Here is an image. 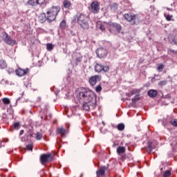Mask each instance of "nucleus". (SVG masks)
<instances>
[{"instance_id":"nucleus-1","label":"nucleus","mask_w":177,"mask_h":177,"mask_svg":"<svg viewBox=\"0 0 177 177\" xmlns=\"http://www.w3.org/2000/svg\"><path fill=\"white\" fill-rule=\"evenodd\" d=\"M77 98L82 104V110L89 111L91 107L96 105V94L90 89H82L77 91Z\"/></svg>"},{"instance_id":"nucleus-2","label":"nucleus","mask_w":177,"mask_h":177,"mask_svg":"<svg viewBox=\"0 0 177 177\" xmlns=\"http://www.w3.org/2000/svg\"><path fill=\"white\" fill-rule=\"evenodd\" d=\"M60 6H53L47 10L46 15L47 16V21L48 23H52V21H55V20H56L57 15L60 12Z\"/></svg>"},{"instance_id":"nucleus-3","label":"nucleus","mask_w":177,"mask_h":177,"mask_svg":"<svg viewBox=\"0 0 177 177\" xmlns=\"http://www.w3.org/2000/svg\"><path fill=\"white\" fill-rule=\"evenodd\" d=\"M77 21L83 30L89 28V18L84 14H81L77 17Z\"/></svg>"},{"instance_id":"nucleus-4","label":"nucleus","mask_w":177,"mask_h":177,"mask_svg":"<svg viewBox=\"0 0 177 177\" xmlns=\"http://www.w3.org/2000/svg\"><path fill=\"white\" fill-rule=\"evenodd\" d=\"M124 17L127 21L131 23L132 26H136L139 23V19L136 15H132L131 13H126L124 15Z\"/></svg>"},{"instance_id":"nucleus-5","label":"nucleus","mask_w":177,"mask_h":177,"mask_svg":"<svg viewBox=\"0 0 177 177\" xmlns=\"http://www.w3.org/2000/svg\"><path fill=\"white\" fill-rule=\"evenodd\" d=\"M107 24L109 26L108 30L111 32H114V31H117V32L120 34L121 32V30H122L121 25L118 23L109 22Z\"/></svg>"},{"instance_id":"nucleus-6","label":"nucleus","mask_w":177,"mask_h":177,"mask_svg":"<svg viewBox=\"0 0 177 177\" xmlns=\"http://www.w3.org/2000/svg\"><path fill=\"white\" fill-rule=\"evenodd\" d=\"M53 156L50 153H43L40 156V162L41 165H46L48 162L52 161Z\"/></svg>"},{"instance_id":"nucleus-7","label":"nucleus","mask_w":177,"mask_h":177,"mask_svg":"<svg viewBox=\"0 0 177 177\" xmlns=\"http://www.w3.org/2000/svg\"><path fill=\"white\" fill-rule=\"evenodd\" d=\"M3 40L5 44H7V45H10V46H15V45H16V40L12 39V37L7 32L4 33Z\"/></svg>"},{"instance_id":"nucleus-8","label":"nucleus","mask_w":177,"mask_h":177,"mask_svg":"<svg viewBox=\"0 0 177 177\" xmlns=\"http://www.w3.org/2000/svg\"><path fill=\"white\" fill-rule=\"evenodd\" d=\"M94 68L95 73H102V71H104V73H109V71H110V67H109V66H104L98 63L95 65Z\"/></svg>"},{"instance_id":"nucleus-9","label":"nucleus","mask_w":177,"mask_h":177,"mask_svg":"<svg viewBox=\"0 0 177 177\" xmlns=\"http://www.w3.org/2000/svg\"><path fill=\"white\" fill-rule=\"evenodd\" d=\"M90 10L92 12V13H94V15H96L98 12L100 10V4H99V1H94L91 3Z\"/></svg>"},{"instance_id":"nucleus-10","label":"nucleus","mask_w":177,"mask_h":177,"mask_svg":"<svg viewBox=\"0 0 177 177\" xmlns=\"http://www.w3.org/2000/svg\"><path fill=\"white\" fill-rule=\"evenodd\" d=\"M96 55L99 59H104L109 55V51L104 48H99L96 50Z\"/></svg>"},{"instance_id":"nucleus-11","label":"nucleus","mask_w":177,"mask_h":177,"mask_svg":"<svg viewBox=\"0 0 177 177\" xmlns=\"http://www.w3.org/2000/svg\"><path fill=\"white\" fill-rule=\"evenodd\" d=\"M45 2H46V0H29L27 3L30 6H42Z\"/></svg>"},{"instance_id":"nucleus-12","label":"nucleus","mask_w":177,"mask_h":177,"mask_svg":"<svg viewBox=\"0 0 177 177\" xmlns=\"http://www.w3.org/2000/svg\"><path fill=\"white\" fill-rule=\"evenodd\" d=\"M133 95H136V96L131 100V102L133 104H136V102H138L140 96V95L138 93V90H133L131 92L127 93V95L129 96V97H131V96H133Z\"/></svg>"},{"instance_id":"nucleus-13","label":"nucleus","mask_w":177,"mask_h":177,"mask_svg":"<svg viewBox=\"0 0 177 177\" xmlns=\"http://www.w3.org/2000/svg\"><path fill=\"white\" fill-rule=\"evenodd\" d=\"M100 80H102V76L95 75L89 78L88 82L91 86H95V85H96V82H97V81H100Z\"/></svg>"},{"instance_id":"nucleus-14","label":"nucleus","mask_w":177,"mask_h":177,"mask_svg":"<svg viewBox=\"0 0 177 177\" xmlns=\"http://www.w3.org/2000/svg\"><path fill=\"white\" fill-rule=\"evenodd\" d=\"M107 167L102 166L99 168V169L96 171L97 177H103L104 176V174H106V171H107Z\"/></svg>"},{"instance_id":"nucleus-15","label":"nucleus","mask_w":177,"mask_h":177,"mask_svg":"<svg viewBox=\"0 0 177 177\" xmlns=\"http://www.w3.org/2000/svg\"><path fill=\"white\" fill-rule=\"evenodd\" d=\"M28 71H29L28 68L21 69V68H19L15 71V73L17 75H18L19 77H23L24 75H26V74H27Z\"/></svg>"},{"instance_id":"nucleus-16","label":"nucleus","mask_w":177,"mask_h":177,"mask_svg":"<svg viewBox=\"0 0 177 177\" xmlns=\"http://www.w3.org/2000/svg\"><path fill=\"white\" fill-rule=\"evenodd\" d=\"M46 20L48 21V17L46 15V13L41 12L39 15V23L44 24L46 21Z\"/></svg>"},{"instance_id":"nucleus-17","label":"nucleus","mask_w":177,"mask_h":177,"mask_svg":"<svg viewBox=\"0 0 177 177\" xmlns=\"http://www.w3.org/2000/svg\"><path fill=\"white\" fill-rule=\"evenodd\" d=\"M158 94V92H157V90H154V89H151L147 93L148 96L152 98L156 97Z\"/></svg>"},{"instance_id":"nucleus-18","label":"nucleus","mask_w":177,"mask_h":177,"mask_svg":"<svg viewBox=\"0 0 177 177\" xmlns=\"http://www.w3.org/2000/svg\"><path fill=\"white\" fill-rule=\"evenodd\" d=\"M57 133H58V135H61L63 138L66 135V129H64L63 127L58 128L57 129Z\"/></svg>"},{"instance_id":"nucleus-19","label":"nucleus","mask_w":177,"mask_h":177,"mask_svg":"<svg viewBox=\"0 0 177 177\" xmlns=\"http://www.w3.org/2000/svg\"><path fill=\"white\" fill-rule=\"evenodd\" d=\"M97 28L100 30L102 32H104L106 31V28L103 24H102V22H97Z\"/></svg>"},{"instance_id":"nucleus-20","label":"nucleus","mask_w":177,"mask_h":177,"mask_svg":"<svg viewBox=\"0 0 177 177\" xmlns=\"http://www.w3.org/2000/svg\"><path fill=\"white\" fill-rule=\"evenodd\" d=\"M125 147H118L117 148V153L119 155L124 154V153H125Z\"/></svg>"},{"instance_id":"nucleus-21","label":"nucleus","mask_w":177,"mask_h":177,"mask_svg":"<svg viewBox=\"0 0 177 177\" xmlns=\"http://www.w3.org/2000/svg\"><path fill=\"white\" fill-rule=\"evenodd\" d=\"M109 8H110L111 10L115 12V10H117V9H118V4H117L115 3H113L109 5Z\"/></svg>"},{"instance_id":"nucleus-22","label":"nucleus","mask_w":177,"mask_h":177,"mask_svg":"<svg viewBox=\"0 0 177 177\" xmlns=\"http://www.w3.org/2000/svg\"><path fill=\"white\" fill-rule=\"evenodd\" d=\"M64 8L68 9L71 6V2L68 0H64L63 3Z\"/></svg>"},{"instance_id":"nucleus-23","label":"nucleus","mask_w":177,"mask_h":177,"mask_svg":"<svg viewBox=\"0 0 177 177\" xmlns=\"http://www.w3.org/2000/svg\"><path fill=\"white\" fill-rule=\"evenodd\" d=\"M168 84V80H161L160 82H158V85L160 87L162 88V86H165Z\"/></svg>"},{"instance_id":"nucleus-24","label":"nucleus","mask_w":177,"mask_h":177,"mask_svg":"<svg viewBox=\"0 0 177 177\" xmlns=\"http://www.w3.org/2000/svg\"><path fill=\"white\" fill-rule=\"evenodd\" d=\"M8 66V64H6V62H5L4 60H1L0 61V68L2 70L3 68H6V66Z\"/></svg>"},{"instance_id":"nucleus-25","label":"nucleus","mask_w":177,"mask_h":177,"mask_svg":"<svg viewBox=\"0 0 177 177\" xmlns=\"http://www.w3.org/2000/svg\"><path fill=\"white\" fill-rule=\"evenodd\" d=\"M20 127H21V125L20 124V122H15L12 126V128H13V129H20Z\"/></svg>"},{"instance_id":"nucleus-26","label":"nucleus","mask_w":177,"mask_h":177,"mask_svg":"<svg viewBox=\"0 0 177 177\" xmlns=\"http://www.w3.org/2000/svg\"><path fill=\"white\" fill-rule=\"evenodd\" d=\"M117 129L118 131H124L125 129V124H124V123L118 124L117 126Z\"/></svg>"},{"instance_id":"nucleus-27","label":"nucleus","mask_w":177,"mask_h":177,"mask_svg":"<svg viewBox=\"0 0 177 177\" xmlns=\"http://www.w3.org/2000/svg\"><path fill=\"white\" fill-rule=\"evenodd\" d=\"M59 27L60 28H62V30H64V28H66V27H67V23L66 22L65 20H62L59 24Z\"/></svg>"},{"instance_id":"nucleus-28","label":"nucleus","mask_w":177,"mask_h":177,"mask_svg":"<svg viewBox=\"0 0 177 177\" xmlns=\"http://www.w3.org/2000/svg\"><path fill=\"white\" fill-rule=\"evenodd\" d=\"M151 142H148V145H147V153H151V151H153V147H151Z\"/></svg>"},{"instance_id":"nucleus-29","label":"nucleus","mask_w":177,"mask_h":177,"mask_svg":"<svg viewBox=\"0 0 177 177\" xmlns=\"http://www.w3.org/2000/svg\"><path fill=\"white\" fill-rule=\"evenodd\" d=\"M2 102L4 104H10V100L8 97L3 98Z\"/></svg>"},{"instance_id":"nucleus-30","label":"nucleus","mask_w":177,"mask_h":177,"mask_svg":"<svg viewBox=\"0 0 177 177\" xmlns=\"http://www.w3.org/2000/svg\"><path fill=\"white\" fill-rule=\"evenodd\" d=\"M170 41L171 44H174V45H177V38L175 37H171L170 38Z\"/></svg>"},{"instance_id":"nucleus-31","label":"nucleus","mask_w":177,"mask_h":177,"mask_svg":"<svg viewBox=\"0 0 177 177\" xmlns=\"http://www.w3.org/2000/svg\"><path fill=\"white\" fill-rule=\"evenodd\" d=\"M53 48H55L54 46L52 45V44H46V49L48 51H50L53 49Z\"/></svg>"},{"instance_id":"nucleus-32","label":"nucleus","mask_w":177,"mask_h":177,"mask_svg":"<svg viewBox=\"0 0 177 177\" xmlns=\"http://www.w3.org/2000/svg\"><path fill=\"white\" fill-rule=\"evenodd\" d=\"M169 176H171V171L166 170L163 174V177H169Z\"/></svg>"},{"instance_id":"nucleus-33","label":"nucleus","mask_w":177,"mask_h":177,"mask_svg":"<svg viewBox=\"0 0 177 177\" xmlns=\"http://www.w3.org/2000/svg\"><path fill=\"white\" fill-rule=\"evenodd\" d=\"M158 71L161 73V71H162V70H164V64H160L158 66Z\"/></svg>"},{"instance_id":"nucleus-34","label":"nucleus","mask_w":177,"mask_h":177,"mask_svg":"<svg viewBox=\"0 0 177 177\" xmlns=\"http://www.w3.org/2000/svg\"><path fill=\"white\" fill-rule=\"evenodd\" d=\"M167 53H169V55H171V53H172L173 55H177V50L169 49L167 50Z\"/></svg>"},{"instance_id":"nucleus-35","label":"nucleus","mask_w":177,"mask_h":177,"mask_svg":"<svg viewBox=\"0 0 177 177\" xmlns=\"http://www.w3.org/2000/svg\"><path fill=\"white\" fill-rule=\"evenodd\" d=\"M36 139L37 140H41L42 139V134L41 133H37Z\"/></svg>"},{"instance_id":"nucleus-36","label":"nucleus","mask_w":177,"mask_h":177,"mask_svg":"<svg viewBox=\"0 0 177 177\" xmlns=\"http://www.w3.org/2000/svg\"><path fill=\"white\" fill-rule=\"evenodd\" d=\"M32 149L33 147L32 144L26 145V150H30V151H32Z\"/></svg>"},{"instance_id":"nucleus-37","label":"nucleus","mask_w":177,"mask_h":177,"mask_svg":"<svg viewBox=\"0 0 177 177\" xmlns=\"http://www.w3.org/2000/svg\"><path fill=\"white\" fill-rule=\"evenodd\" d=\"M170 124H171V125H174V127H177V119H174V120H171L170 122Z\"/></svg>"},{"instance_id":"nucleus-38","label":"nucleus","mask_w":177,"mask_h":177,"mask_svg":"<svg viewBox=\"0 0 177 177\" xmlns=\"http://www.w3.org/2000/svg\"><path fill=\"white\" fill-rule=\"evenodd\" d=\"M8 74H12L13 73H15V69H13L12 68H8L7 70Z\"/></svg>"},{"instance_id":"nucleus-39","label":"nucleus","mask_w":177,"mask_h":177,"mask_svg":"<svg viewBox=\"0 0 177 177\" xmlns=\"http://www.w3.org/2000/svg\"><path fill=\"white\" fill-rule=\"evenodd\" d=\"M32 137V131L31 130H29L28 131L27 138H31Z\"/></svg>"},{"instance_id":"nucleus-40","label":"nucleus","mask_w":177,"mask_h":177,"mask_svg":"<svg viewBox=\"0 0 177 177\" xmlns=\"http://www.w3.org/2000/svg\"><path fill=\"white\" fill-rule=\"evenodd\" d=\"M171 19H172L171 15H168L166 16V20H167V21H171Z\"/></svg>"},{"instance_id":"nucleus-41","label":"nucleus","mask_w":177,"mask_h":177,"mask_svg":"<svg viewBox=\"0 0 177 177\" xmlns=\"http://www.w3.org/2000/svg\"><path fill=\"white\" fill-rule=\"evenodd\" d=\"M39 174H40V177H44V175H45V170L41 169Z\"/></svg>"},{"instance_id":"nucleus-42","label":"nucleus","mask_w":177,"mask_h":177,"mask_svg":"<svg viewBox=\"0 0 177 177\" xmlns=\"http://www.w3.org/2000/svg\"><path fill=\"white\" fill-rule=\"evenodd\" d=\"M95 89H102V85L99 84L95 87Z\"/></svg>"},{"instance_id":"nucleus-43","label":"nucleus","mask_w":177,"mask_h":177,"mask_svg":"<svg viewBox=\"0 0 177 177\" xmlns=\"http://www.w3.org/2000/svg\"><path fill=\"white\" fill-rule=\"evenodd\" d=\"M23 133H24V130H21L19 132V135L21 136L23 135Z\"/></svg>"},{"instance_id":"nucleus-44","label":"nucleus","mask_w":177,"mask_h":177,"mask_svg":"<svg viewBox=\"0 0 177 177\" xmlns=\"http://www.w3.org/2000/svg\"><path fill=\"white\" fill-rule=\"evenodd\" d=\"M76 62H81V58H80V57L77 58Z\"/></svg>"},{"instance_id":"nucleus-45","label":"nucleus","mask_w":177,"mask_h":177,"mask_svg":"<svg viewBox=\"0 0 177 177\" xmlns=\"http://www.w3.org/2000/svg\"><path fill=\"white\" fill-rule=\"evenodd\" d=\"M26 140V138H21V141L22 142H24Z\"/></svg>"},{"instance_id":"nucleus-46","label":"nucleus","mask_w":177,"mask_h":177,"mask_svg":"<svg viewBox=\"0 0 177 177\" xmlns=\"http://www.w3.org/2000/svg\"><path fill=\"white\" fill-rule=\"evenodd\" d=\"M95 91H96V92L99 93V92H100V91H102V90H101V89H96Z\"/></svg>"},{"instance_id":"nucleus-47","label":"nucleus","mask_w":177,"mask_h":177,"mask_svg":"<svg viewBox=\"0 0 177 177\" xmlns=\"http://www.w3.org/2000/svg\"><path fill=\"white\" fill-rule=\"evenodd\" d=\"M80 177H82V174H81Z\"/></svg>"}]
</instances>
